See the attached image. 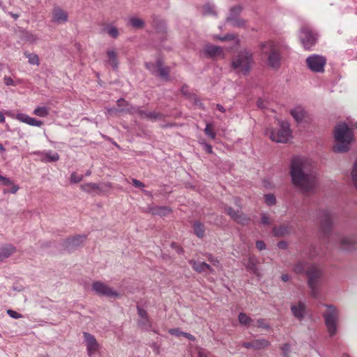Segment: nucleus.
I'll use <instances>...</instances> for the list:
<instances>
[{"label": "nucleus", "mask_w": 357, "mask_h": 357, "mask_svg": "<svg viewBox=\"0 0 357 357\" xmlns=\"http://www.w3.org/2000/svg\"><path fill=\"white\" fill-rule=\"evenodd\" d=\"M238 321L241 325L249 327L252 326L254 320H252L249 316L244 312H241L238 314Z\"/></svg>", "instance_id": "2f4dec72"}, {"label": "nucleus", "mask_w": 357, "mask_h": 357, "mask_svg": "<svg viewBox=\"0 0 357 357\" xmlns=\"http://www.w3.org/2000/svg\"><path fill=\"white\" fill-rule=\"evenodd\" d=\"M291 311L294 317L302 321L306 315V305L303 301H298L291 306Z\"/></svg>", "instance_id": "aec40b11"}, {"label": "nucleus", "mask_w": 357, "mask_h": 357, "mask_svg": "<svg viewBox=\"0 0 357 357\" xmlns=\"http://www.w3.org/2000/svg\"><path fill=\"white\" fill-rule=\"evenodd\" d=\"M275 236H282L289 233V228L286 225H281L280 227H275L273 229Z\"/></svg>", "instance_id": "473e14b6"}, {"label": "nucleus", "mask_w": 357, "mask_h": 357, "mask_svg": "<svg viewBox=\"0 0 357 357\" xmlns=\"http://www.w3.org/2000/svg\"><path fill=\"white\" fill-rule=\"evenodd\" d=\"M261 222L264 225H268L271 224L269 218L265 213L261 215Z\"/></svg>", "instance_id": "6e6d98bb"}, {"label": "nucleus", "mask_w": 357, "mask_h": 357, "mask_svg": "<svg viewBox=\"0 0 357 357\" xmlns=\"http://www.w3.org/2000/svg\"><path fill=\"white\" fill-rule=\"evenodd\" d=\"M252 326H256L266 330L270 328V325L266 322L264 319H258L255 321H254Z\"/></svg>", "instance_id": "58836bf2"}, {"label": "nucleus", "mask_w": 357, "mask_h": 357, "mask_svg": "<svg viewBox=\"0 0 357 357\" xmlns=\"http://www.w3.org/2000/svg\"><path fill=\"white\" fill-rule=\"evenodd\" d=\"M256 247L259 250H263L266 249V245L263 241H257Z\"/></svg>", "instance_id": "13d9d810"}, {"label": "nucleus", "mask_w": 357, "mask_h": 357, "mask_svg": "<svg viewBox=\"0 0 357 357\" xmlns=\"http://www.w3.org/2000/svg\"><path fill=\"white\" fill-rule=\"evenodd\" d=\"M81 189L86 192H96L100 193L103 192L102 185H99L95 183H86L81 185Z\"/></svg>", "instance_id": "a878e982"}, {"label": "nucleus", "mask_w": 357, "mask_h": 357, "mask_svg": "<svg viewBox=\"0 0 357 357\" xmlns=\"http://www.w3.org/2000/svg\"><path fill=\"white\" fill-rule=\"evenodd\" d=\"M129 24L133 28L142 29L144 26V22L140 18L132 17L129 19Z\"/></svg>", "instance_id": "f704fd0d"}, {"label": "nucleus", "mask_w": 357, "mask_h": 357, "mask_svg": "<svg viewBox=\"0 0 357 357\" xmlns=\"http://www.w3.org/2000/svg\"><path fill=\"white\" fill-rule=\"evenodd\" d=\"M317 38V33L309 25H304L301 27L299 33V38L305 50H310L314 45Z\"/></svg>", "instance_id": "6e6552de"}, {"label": "nucleus", "mask_w": 357, "mask_h": 357, "mask_svg": "<svg viewBox=\"0 0 357 357\" xmlns=\"http://www.w3.org/2000/svg\"><path fill=\"white\" fill-rule=\"evenodd\" d=\"M242 11L241 6H236L230 9L229 15L227 17V22L233 26L242 27L245 22L238 17Z\"/></svg>", "instance_id": "ddd939ff"}, {"label": "nucleus", "mask_w": 357, "mask_h": 357, "mask_svg": "<svg viewBox=\"0 0 357 357\" xmlns=\"http://www.w3.org/2000/svg\"><path fill=\"white\" fill-rule=\"evenodd\" d=\"M107 56L108 58V63L112 67L113 69L116 70L119 66L116 53L114 50H108L107 51Z\"/></svg>", "instance_id": "c85d7f7f"}, {"label": "nucleus", "mask_w": 357, "mask_h": 357, "mask_svg": "<svg viewBox=\"0 0 357 357\" xmlns=\"http://www.w3.org/2000/svg\"><path fill=\"white\" fill-rule=\"evenodd\" d=\"M197 355L198 357H208V353L202 348L198 349Z\"/></svg>", "instance_id": "052dcab7"}, {"label": "nucleus", "mask_w": 357, "mask_h": 357, "mask_svg": "<svg viewBox=\"0 0 357 357\" xmlns=\"http://www.w3.org/2000/svg\"><path fill=\"white\" fill-rule=\"evenodd\" d=\"M0 185L4 186H11L10 190H3V193L5 194L8 192L15 194L20 189V187L17 185L13 184V182L10 180V178L2 175H0Z\"/></svg>", "instance_id": "5701e85b"}, {"label": "nucleus", "mask_w": 357, "mask_h": 357, "mask_svg": "<svg viewBox=\"0 0 357 357\" xmlns=\"http://www.w3.org/2000/svg\"><path fill=\"white\" fill-rule=\"evenodd\" d=\"M117 106L119 107L118 109H128L130 107H132L131 105H130L126 100H125L123 98L119 99L117 100Z\"/></svg>", "instance_id": "49530a36"}, {"label": "nucleus", "mask_w": 357, "mask_h": 357, "mask_svg": "<svg viewBox=\"0 0 357 357\" xmlns=\"http://www.w3.org/2000/svg\"><path fill=\"white\" fill-rule=\"evenodd\" d=\"M263 54L267 56L268 66L278 69L281 63V47L272 41H266L260 45Z\"/></svg>", "instance_id": "20e7f679"}, {"label": "nucleus", "mask_w": 357, "mask_h": 357, "mask_svg": "<svg viewBox=\"0 0 357 357\" xmlns=\"http://www.w3.org/2000/svg\"><path fill=\"white\" fill-rule=\"evenodd\" d=\"M204 13L205 15H215V7L213 5L206 3L204 6Z\"/></svg>", "instance_id": "37998d69"}, {"label": "nucleus", "mask_w": 357, "mask_h": 357, "mask_svg": "<svg viewBox=\"0 0 357 357\" xmlns=\"http://www.w3.org/2000/svg\"><path fill=\"white\" fill-rule=\"evenodd\" d=\"M107 33L113 38H116L119 36V30L113 26H109L106 28Z\"/></svg>", "instance_id": "79ce46f5"}, {"label": "nucleus", "mask_w": 357, "mask_h": 357, "mask_svg": "<svg viewBox=\"0 0 357 357\" xmlns=\"http://www.w3.org/2000/svg\"><path fill=\"white\" fill-rule=\"evenodd\" d=\"M290 113L297 123L301 122L305 115V112L301 106L294 107L291 110Z\"/></svg>", "instance_id": "bb28decb"}, {"label": "nucleus", "mask_w": 357, "mask_h": 357, "mask_svg": "<svg viewBox=\"0 0 357 357\" xmlns=\"http://www.w3.org/2000/svg\"><path fill=\"white\" fill-rule=\"evenodd\" d=\"M92 289L97 294L100 296L115 298L119 295V294L113 289L99 281H96L93 283Z\"/></svg>", "instance_id": "f8f14e48"}, {"label": "nucleus", "mask_w": 357, "mask_h": 357, "mask_svg": "<svg viewBox=\"0 0 357 357\" xmlns=\"http://www.w3.org/2000/svg\"><path fill=\"white\" fill-rule=\"evenodd\" d=\"M6 114L7 116H8L11 117L12 119H16L15 116H16V115H17V114H15L13 113V112H12V111H7V112H6Z\"/></svg>", "instance_id": "774afa93"}, {"label": "nucleus", "mask_w": 357, "mask_h": 357, "mask_svg": "<svg viewBox=\"0 0 357 357\" xmlns=\"http://www.w3.org/2000/svg\"><path fill=\"white\" fill-rule=\"evenodd\" d=\"M351 177L355 186L357 188V159L356 160L351 172Z\"/></svg>", "instance_id": "de8ad7c7"}, {"label": "nucleus", "mask_w": 357, "mask_h": 357, "mask_svg": "<svg viewBox=\"0 0 357 357\" xmlns=\"http://www.w3.org/2000/svg\"><path fill=\"white\" fill-rule=\"evenodd\" d=\"M340 244L342 249L350 251L354 248L353 241L349 237H341L340 239Z\"/></svg>", "instance_id": "7c9ffc66"}, {"label": "nucleus", "mask_w": 357, "mask_h": 357, "mask_svg": "<svg viewBox=\"0 0 357 357\" xmlns=\"http://www.w3.org/2000/svg\"><path fill=\"white\" fill-rule=\"evenodd\" d=\"M279 128L277 131L273 128H268L266 134L269 136L270 139L278 143H287L291 136L289 129V123L287 121H278Z\"/></svg>", "instance_id": "423d86ee"}, {"label": "nucleus", "mask_w": 357, "mask_h": 357, "mask_svg": "<svg viewBox=\"0 0 357 357\" xmlns=\"http://www.w3.org/2000/svg\"><path fill=\"white\" fill-rule=\"evenodd\" d=\"M289 174L293 185L302 192L306 193L314 189L317 182L312 169V163L307 158L296 155L290 162Z\"/></svg>", "instance_id": "f257e3e1"}, {"label": "nucleus", "mask_w": 357, "mask_h": 357, "mask_svg": "<svg viewBox=\"0 0 357 357\" xmlns=\"http://www.w3.org/2000/svg\"><path fill=\"white\" fill-rule=\"evenodd\" d=\"M319 219L321 224V232L324 236L328 235L332 228V215L328 210H322L319 213Z\"/></svg>", "instance_id": "9d476101"}, {"label": "nucleus", "mask_w": 357, "mask_h": 357, "mask_svg": "<svg viewBox=\"0 0 357 357\" xmlns=\"http://www.w3.org/2000/svg\"><path fill=\"white\" fill-rule=\"evenodd\" d=\"M334 137L337 143L333 148V151L344 153L349 149L350 144L354 139L353 130L347 123H339L335 128Z\"/></svg>", "instance_id": "7ed1b4c3"}, {"label": "nucleus", "mask_w": 357, "mask_h": 357, "mask_svg": "<svg viewBox=\"0 0 357 357\" xmlns=\"http://www.w3.org/2000/svg\"><path fill=\"white\" fill-rule=\"evenodd\" d=\"M271 344L270 342L264 338L255 339L251 342H243L242 346L246 349H253L255 350L263 349Z\"/></svg>", "instance_id": "a211bd4d"}, {"label": "nucleus", "mask_w": 357, "mask_h": 357, "mask_svg": "<svg viewBox=\"0 0 357 357\" xmlns=\"http://www.w3.org/2000/svg\"><path fill=\"white\" fill-rule=\"evenodd\" d=\"M150 211L155 215L166 216L171 212V209L167 206H153L150 208Z\"/></svg>", "instance_id": "c756f323"}, {"label": "nucleus", "mask_w": 357, "mask_h": 357, "mask_svg": "<svg viewBox=\"0 0 357 357\" xmlns=\"http://www.w3.org/2000/svg\"><path fill=\"white\" fill-rule=\"evenodd\" d=\"M15 248L11 244H6L0 248V263L15 252Z\"/></svg>", "instance_id": "b1692460"}, {"label": "nucleus", "mask_w": 357, "mask_h": 357, "mask_svg": "<svg viewBox=\"0 0 357 357\" xmlns=\"http://www.w3.org/2000/svg\"><path fill=\"white\" fill-rule=\"evenodd\" d=\"M146 66L148 69L152 71L153 73H155V69L157 68L156 73L161 78L164 79H167L169 78V68L167 67H164L160 59H158L155 63H146Z\"/></svg>", "instance_id": "4468645a"}, {"label": "nucleus", "mask_w": 357, "mask_h": 357, "mask_svg": "<svg viewBox=\"0 0 357 357\" xmlns=\"http://www.w3.org/2000/svg\"><path fill=\"white\" fill-rule=\"evenodd\" d=\"M16 119L20 122L26 123L31 126L40 127L43 126V121L38 120L35 118L31 117L26 114L18 113L15 116Z\"/></svg>", "instance_id": "4be33fe9"}, {"label": "nucleus", "mask_w": 357, "mask_h": 357, "mask_svg": "<svg viewBox=\"0 0 357 357\" xmlns=\"http://www.w3.org/2000/svg\"><path fill=\"white\" fill-rule=\"evenodd\" d=\"M107 110V113L109 114L124 112H128L127 109L108 108Z\"/></svg>", "instance_id": "603ef678"}, {"label": "nucleus", "mask_w": 357, "mask_h": 357, "mask_svg": "<svg viewBox=\"0 0 357 357\" xmlns=\"http://www.w3.org/2000/svg\"><path fill=\"white\" fill-rule=\"evenodd\" d=\"M169 333L171 334V335H175V336H180V335H182V333H183V332H182L179 328H171L169 330Z\"/></svg>", "instance_id": "864d4df0"}, {"label": "nucleus", "mask_w": 357, "mask_h": 357, "mask_svg": "<svg viewBox=\"0 0 357 357\" xmlns=\"http://www.w3.org/2000/svg\"><path fill=\"white\" fill-rule=\"evenodd\" d=\"M4 83L6 86H13L14 81L10 77L6 76L4 77Z\"/></svg>", "instance_id": "bf43d9fd"}, {"label": "nucleus", "mask_w": 357, "mask_h": 357, "mask_svg": "<svg viewBox=\"0 0 357 357\" xmlns=\"http://www.w3.org/2000/svg\"><path fill=\"white\" fill-rule=\"evenodd\" d=\"M246 268L250 271L252 272L255 274H257V269L256 267V264L252 258H249L248 264L246 265Z\"/></svg>", "instance_id": "a19ab883"}, {"label": "nucleus", "mask_w": 357, "mask_h": 357, "mask_svg": "<svg viewBox=\"0 0 357 357\" xmlns=\"http://www.w3.org/2000/svg\"><path fill=\"white\" fill-rule=\"evenodd\" d=\"M252 62L253 56L252 52L247 50H244L241 51L234 58H233L231 68L236 70L238 72L246 74L250 71Z\"/></svg>", "instance_id": "39448f33"}, {"label": "nucleus", "mask_w": 357, "mask_h": 357, "mask_svg": "<svg viewBox=\"0 0 357 357\" xmlns=\"http://www.w3.org/2000/svg\"><path fill=\"white\" fill-rule=\"evenodd\" d=\"M278 247L280 249H285L287 247V243L285 241H280L278 243Z\"/></svg>", "instance_id": "0e129e2a"}, {"label": "nucleus", "mask_w": 357, "mask_h": 357, "mask_svg": "<svg viewBox=\"0 0 357 357\" xmlns=\"http://www.w3.org/2000/svg\"><path fill=\"white\" fill-rule=\"evenodd\" d=\"M226 213L236 222L243 225H248L250 222V218H248L241 211H235L230 206L225 208Z\"/></svg>", "instance_id": "f3484780"}, {"label": "nucleus", "mask_w": 357, "mask_h": 357, "mask_svg": "<svg viewBox=\"0 0 357 357\" xmlns=\"http://www.w3.org/2000/svg\"><path fill=\"white\" fill-rule=\"evenodd\" d=\"M208 259L213 265L218 266L219 264V260L217 258L213 257L212 255H209Z\"/></svg>", "instance_id": "680f3d73"}, {"label": "nucleus", "mask_w": 357, "mask_h": 357, "mask_svg": "<svg viewBox=\"0 0 357 357\" xmlns=\"http://www.w3.org/2000/svg\"><path fill=\"white\" fill-rule=\"evenodd\" d=\"M24 55L29 60V63L31 65H39V57L37 54L33 53L25 52Z\"/></svg>", "instance_id": "4c0bfd02"}, {"label": "nucleus", "mask_w": 357, "mask_h": 357, "mask_svg": "<svg viewBox=\"0 0 357 357\" xmlns=\"http://www.w3.org/2000/svg\"><path fill=\"white\" fill-rule=\"evenodd\" d=\"M86 239L85 235H77L65 240L63 243L64 248L71 252L78 248Z\"/></svg>", "instance_id": "dca6fc26"}, {"label": "nucleus", "mask_w": 357, "mask_h": 357, "mask_svg": "<svg viewBox=\"0 0 357 357\" xmlns=\"http://www.w3.org/2000/svg\"><path fill=\"white\" fill-rule=\"evenodd\" d=\"M139 326L145 331H149L152 326L151 321L149 317L139 318L138 320Z\"/></svg>", "instance_id": "72a5a7b5"}, {"label": "nucleus", "mask_w": 357, "mask_h": 357, "mask_svg": "<svg viewBox=\"0 0 357 357\" xmlns=\"http://www.w3.org/2000/svg\"><path fill=\"white\" fill-rule=\"evenodd\" d=\"M282 356L284 357H289V354L291 350V345L289 343H285L282 345Z\"/></svg>", "instance_id": "09e8293b"}, {"label": "nucleus", "mask_w": 357, "mask_h": 357, "mask_svg": "<svg viewBox=\"0 0 357 357\" xmlns=\"http://www.w3.org/2000/svg\"><path fill=\"white\" fill-rule=\"evenodd\" d=\"M199 144L203 146L204 151L207 153H208V154L213 153V149H212L211 145H210L209 144L206 143L204 141H200Z\"/></svg>", "instance_id": "8fccbe9b"}, {"label": "nucleus", "mask_w": 357, "mask_h": 357, "mask_svg": "<svg viewBox=\"0 0 357 357\" xmlns=\"http://www.w3.org/2000/svg\"><path fill=\"white\" fill-rule=\"evenodd\" d=\"M325 306L327 308V311L324 313L323 317L329 335L332 337L337 333L339 313L337 309L334 305H325Z\"/></svg>", "instance_id": "0eeeda50"}, {"label": "nucleus", "mask_w": 357, "mask_h": 357, "mask_svg": "<svg viewBox=\"0 0 357 357\" xmlns=\"http://www.w3.org/2000/svg\"><path fill=\"white\" fill-rule=\"evenodd\" d=\"M33 114L40 117H46L49 115V109L45 106L37 107Z\"/></svg>", "instance_id": "c9c22d12"}, {"label": "nucleus", "mask_w": 357, "mask_h": 357, "mask_svg": "<svg viewBox=\"0 0 357 357\" xmlns=\"http://www.w3.org/2000/svg\"><path fill=\"white\" fill-rule=\"evenodd\" d=\"M294 271L297 274H305L307 276V284L313 298L319 295V284L323 276L321 270L314 264H309L305 261H298L294 267Z\"/></svg>", "instance_id": "f03ea898"}, {"label": "nucleus", "mask_w": 357, "mask_h": 357, "mask_svg": "<svg viewBox=\"0 0 357 357\" xmlns=\"http://www.w3.org/2000/svg\"><path fill=\"white\" fill-rule=\"evenodd\" d=\"M306 63L312 72L323 73L326 63V59L321 55L312 54L307 58Z\"/></svg>", "instance_id": "1a4fd4ad"}, {"label": "nucleus", "mask_w": 357, "mask_h": 357, "mask_svg": "<svg viewBox=\"0 0 357 357\" xmlns=\"http://www.w3.org/2000/svg\"><path fill=\"white\" fill-rule=\"evenodd\" d=\"M257 105L258 107L259 108H265L266 107V105L264 102V100H261V99H259L257 102Z\"/></svg>", "instance_id": "69168bd1"}, {"label": "nucleus", "mask_w": 357, "mask_h": 357, "mask_svg": "<svg viewBox=\"0 0 357 357\" xmlns=\"http://www.w3.org/2000/svg\"><path fill=\"white\" fill-rule=\"evenodd\" d=\"M194 234L199 238H202L205 234V226L199 221H195L192 225Z\"/></svg>", "instance_id": "cd10ccee"}, {"label": "nucleus", "mask_w": 357, "mask_h": 357, "mask_svg": "<svg viewBox=\"0 0 357 357\" xmlns=\"http://www.w3.org/2000/svg\"><path fill=\"white\" fill-rule=\"evenodd\" d=\"M46 162H56L59 160V155L56 152L49 151L45 153Z\"/></svg>", "instance_id": "e433bc0d"}, {"label": "nucleus", "mask_w": 357, "mask_h": 357, "mask_svg": "<svg viewBox=\"0 0 357 357\" xmlns=\"http://www.w3.org/2000/svg\"><path fill=\"white\" fill-rule=\"evenodd\" d=\"M7 314L13 319H20L22 317V315L21 314L13 310H8Z\"/></svg>", "instance_id": "3c124183"}, {"label": "nucleus", "mask_w": 357, "mask_h": 357, "mask_svg": "<svg viewBox=\"0 0 357 357\" xmlns=\"http://www.w3.org/2000/svg\"><path fill=\"white\" fill-rule=\"evenodd\" d=\"M182 335L191 341H195L196 340V338L194 335H192L188 333L183 332V333H182Z\"/></svg>", "instance_id": "e2e57ef3"}, {"label": "nucleus", "mask_w": 357, "mask_h": 357, "mask_svg": "<svg viewBox=\"0 0 357 357\" xmlns=\"http://www.w3.org/2000/svg\"><path fill=\"white\" fill-rule=\"evenodd\" d=\"M190 264L192 265L193 269L198 273H202L206 271L213 272V270L210 265L206 262L197 261L195 260L190 261Z\"/></svg>", "instance_id": "393cba45"}, {"label": "nucleus", "mask_w": 357, "mask_h": 357, "mask_svg": "<svg viewBox=\"0 0 357 357\" xmlns=\"http://www.w3.org/2000/svg\"><path fill=\"white\" fill-rule=\"evenodd\" d=\"M83 176L77 174L76 172H73L70 174V181L72 183H77L82 181Z\"/></svg>", "instance_id": "c03bdc74"}, {"label": "nucleus", "mask_w": 357, "mask_h": 357, "mask_svg": "<svg viewBox=\"0 0 357 357\" xmlns=\"http://www.w3.org/2000/svg\"><path fill=\"white\" fill-rule=\"evenodd\" d=\"M204 54L208 57L215 59L216 57H224L223 49L219 46L212 44H207L204 48Z\"/></svg>", "instance_id": "6ab92c4d"}, {"label": "nucleus", "mask_w": 357, "mask_h": 357, "mask_svg": "<svg viewBox=\"0 0 357 357\" xmlns=\"http://www.w3.org/2000/svg\"><path fill=\"white\" fill-rule=\"evenodd\" d=\"M127 110L128 113L134 115H137L142 119L157 120L160 119L162 117V115L159 112L155 111H144L139 107H130L128 108Z\"/></svg>", "instance_id": "9b49d317"}, {"label": "nucleus", "mask_w": 357, "mask_h": 357, "mask_svg": "<svg viewBox=\"0 0 357 357\" xmlns=\"http://www.w3.org/2000/svg\"><path fill=\"white\" fill-rule=\"evenodd\" d=\"M68 13L59 7H55L52 11V22L56 24H63L68 21Z\"/></svg>", "instance_id": "412c9836"}, {"label": "nucleus", "mask_w": 357, "mask_h": 357, "mask_svg": "<svg viewBox=\"0 0 357 357\" xmlns=\"http://www.w3.org/2000/svg\"><path fill=\"white\" fill-rule=\"evenodd\" d=\"M205 134L210 137L211 139H215L216 135L214 131L211 128L210 124L207 123L206 128H204Z\"/></svg>", "instance_id": "a18cd8bd"}, {"label": "nucleus", "mask_w": 357, "mask_h": 357, "mask_svg": "<svg viewBox=\"0 0 357 357\" xmlns=\"http://www.w3.org/2000/svg\"><path fill=\"white\" fill-rule=\"evenodd\" d=\"M132 183L133 185L135 187H136V188H142L144 187V184L142 182H141L140 181H139V180H137L136 178H133L132 180Z\"/></svg>", "instance_id": "4d7b16f0"}, {"label": "nucleus", "mask_w": 357, "mask_h": 357, "mask_svg": "<svg viewBox=\"0 0 357 357\" xmlns=\"http://www.w3.org/2000/svg\"><path fill=\"white\" fill-rule=\"evenodd\" d=\"M231 38H233V37L231 35H227L223 37L216 36V38H218L220 40H225L227 39Z\"/></svg>", "instance_id": "338daca9"}, {"label": "nucleus", "mask_w": 357, "mask_h": 357, "mask_svg": "<svg viewBox=\"0 0 357 357\" xmlns=\"http://www.w3.org/2000/svg\"><path fill=\"white\" fill-rule=\"evenodd\" d=\"M264 201L268 206H273L276 203V198L273 194H266L264 196Z\"/></svg>", "instance_id": "ea45409f"}, {"label": "nucleus", "mask_w": 357, "mask_h": 357, "mask_svg": "<svg viewBox=\"0 0 357 357\" xmlns=\"http://www.w3.org/2000/svg\"><path fill=\"white\" fill-rule=\"evenodd\" d=\"M83 335L86 345L87 354L91 357L98 350L99 344L93 335L87 332H84Z\"/></svg>", "instance_id": "2eb2a0df"}, {"label": "nucleus", "mask_w": 357, "mask_h": 357, "mask_svg": "<svg viewBox=\"0 0 357 357\" xmlns=\"http://www.w3.org/2000/svg\"><path fill=\"white\" fill-rule=\"evenodd\" d=\"M137 313H138L139 318L148 317L147 312L139 305L137 306Z\"/></svg>", "instance_id": "5fc2aeb1"}]
</instances>
